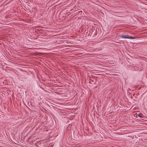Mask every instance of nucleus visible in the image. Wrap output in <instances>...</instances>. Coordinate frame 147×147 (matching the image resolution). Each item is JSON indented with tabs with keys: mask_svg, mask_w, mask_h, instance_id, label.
Segmentation results:
<instances>
[{
	"mask_svg": "<svg viewBox=\"0 0 147 147\" xmlns=\"http://www.w3.org/2000/svg\"><path fill=\"white\" fill-rule=\"evenodd\" d=\"M138 117H142L141 116V115L140 114L138 115Z\"/></svg>",
	"mask_w": 147,
	"mask_h": 147,
	"instance_id": "f03ea898",
	"label": "nucleus"
},
{
	"mask_svg": "<svg viewBox=\"0 0 147 147\" xmlns=\"http://www.w3.org/2000/svg\"><path fill=\"white\" fill-rule=\"evenodd\" d=\"M120 37L122 38H128L130 39H134L136 38L135 37L131 36H129L128 35H121L120 36Z\"/></svg>",
	"mask_w": 147,
	"mask_h": 147,
	"instance_id": "f257e3e1",
	"label": "nucleus"
}]
</instances>
